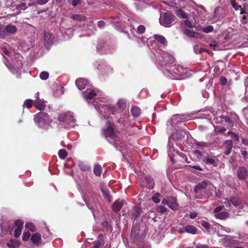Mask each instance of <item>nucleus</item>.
Here are the masks:
<instances>
[{"mask_svg":"<svg viewBox=\"0 0 248 248\" xmlns=\"http://www.w3.org/2000/svg\"><path fill=\"white\" fill-rule=\"evenodd\" d=\"M103 133L107 140L110 143L116 140V136L114 134V124L108 121L106 124L103 129Z\"/></svg>","mask_w":248,"mask_h":248,"instance_id":"6e6552de","label":"nucleus"},{"mask_svg":"<svg viewBox=\"0 0 248 248\" xmlns=\"http://www.w3.org/2000/svg\"><path fill=\"white\" fill-rule=\"evenodd\" d=\"M101 190L105 198L107 199L108 201H110V197L108 192L106 188L102 187Z\"/></svg>","mask_w":248,"mask_h":248,"instance_id":"58836bf2","label":"nucleus"},{"mask_svg":"<svg viewBox=\"0 0 248 248\" xmlns=\"http://www.w3.org/2000/svg\"><path fill=\"white\" fill-rule=\"evenodd\" d=\"M155 55L156 64L160 66L164 74L169 78L181 79L190 76L188 69L181 65H176L174 57L168 53L160 49L156 51Z\"/></svg>","mask_w":248,"mask_h":248,"instance_id":"f257e3e1","label":"nucleus"},{"mask_svg":"<svg viewBox=\"0 0 248 248\" xmlns=\"http://www.w3.org/2000/svg\"><path fill=\"white\" fill-rule=\"evenodd\" d=\"M173 21L174 16L169 12L162 14L159 19L160 24L165 27H170Z\"/></svg>","mask_w":248,"mask_h":248,"instance_id":"9d476101","label":"nucleus"},{"mask_svg":"<svg viewBox=\"0 0 248 248\" xmlns=\"http://www.w3.org/2000/svg\"><path fill=\"white\" fill-rule=\"evenodd\" d=\"M219 82L221 85H224L227 83L228 80L225 77L221 76L219 78Z\"/></svg>","mask_w":248,"mask_h":248,"instance_id":"de8ad7c7","label":"nucleus"},{"mask_svg":"<svg viewBox=\"0 0 248 248\" xmlns=\"http://www.w3.org/2000/svg\"><path fill=\"white\" fill-rule=\"evenodd\" d=\"M124 202L123 201H117L115 202L112 205V209L113 211L115 212L119 211L123 207Z\"/></svg>","mask_w":248,"mask_h":248,"instance_id":"b1692460","label":"nucleus"},{"mask_svg":"<svg viewBox=\"0 0 248 248\" xmlns=\"http://www.w3.org/2000/svg\"><path fill=\"white\" fill-rule=\"evenodd\" d=\"M197 248H208V246L207 245H203L199 244L196 246Z\"/></svg>","mask_w":248,"mask_h":248,"instance_id":"774afa93","label":"nucleus"},{"mask_svg":"<svg viewBox=\"0 0 248 248\" xmlns=\"http://www.w3.org/2000/svg\"><path fill=\"white\" fill-rule=\"evenodd\" d=\"M160 194L157 193L154 195L152 197V200L155 203H159L160 201Z\"/></svg>","mask_w":248,"mask_h":248,"instance_id":"c03bdc74","label":"nucleus"},{"mask_svg":"<svg viewBox=\"0 0 248 248\" xmlns=\"http://www.w3.org/2000/svg\"><path fill=\"white\" fill-rule=\"evenodd\" d=\"M49 0H36V3L40 5H44Z\"/></svg>","mask_w":248,"mask_h":248,"instance_id":"e2e57ef3","label":"nucleus"},{"mask_svg":"<svg viewBox=\"0 0 248 248\" xmlns=\"http://www.w3.org/2000/svg\"><path fill=\"white\" fill-rule=\"evenodd\" d=\"M107 47L108 46H106L104 43L100 42L97 45L96 50L98 53L103 54L111 53V52L107 50Z\"/></svg>","mask_w":248,"mask_h":248,"instance_id":"6ab92c4d","label":"nucleus"},{"mask_svg":"<svg viewBox=\"0 0 248 248\" xmlns=\"http://www.w3.org/2000/svg\"><path fill=\"white\" fill-rule=\"evenodd\" d=\"M213 27L212 26H208L203 29V31L205 33H209L213 31Z\"/></svg>","mask_w":248,"mask_h":248,"instance_id":"864d4df0","label":"nucleus"},{"mask_svg":"<svg viewBox=\"0 0 248 248\" xmlns=\"http://www.w3.org/2000/svg\"><path fill=\"white\" fill-rule=\"evenodd\" d=\"M32 100L31 99H27L25 101L23 106V107H26L29 108L32 106Z\"/></svg>","mask_w":248,"mask_h":248,"instance_id":"4c0bfd02","label":"nucleus"},{"mask_svg":"<svg viewBox=\"0 0 248 248\" xmlns=\"http://www.w3.org/2000/svg\"><path fill=\"white\" fill-rule=\"evenodd\" d=\"M31 237V233L29 232H25L23 233L22 235V240L24 241H28Z\"/></svg>","mask_w":248,"mask_h":248,"instance_id":"37998d69","label":"nucleus"},{"mask_svg":"<svg viewBox=\"0 0 248 248\" xmlns=\"http://www.w3.org/2000/svg\"><path fill=\"white\" fill-rule=\"evenodd\" d=\"M131 113L134 117H137L140 113V109L137 107H133L131 109Z\"/></svg>","mask_w":248,"mask_h":248,"instance_id":"cd10ccee","label":"nucleus"},{"mask_svg":"<svg viewBox=\"0 0 248 248\" xmlns=\"http://www.w3.org/2000/svg\"><path fill=\"white\" fill-rule=\"evenodd\" d=\"M216 187L208 181H202L198 183L194 188L196 197L198 199L202 198L201 194L208 197L210 195H212L213 192H216Z\"/></svg>","mask_w":248,"mask_h":248,"instance_id":"20e7f679","label":"nucleus"},{"mask_svg":"<svg viewBox=\"0 0 248 248\" xmlns=\"http://www.w3.org/2000/svg\"><path fill=\"white\" fill-rule=\"evenodd\" d=\"M210 46L213 48V49L214 50H218V45L217 43L216 42H213L210 44Z\"/></svg>","mask_w":248,"mask_h":248,"instance_id":"4d7b16f0","label":"nucleus"},{"mask_svg":"<svg viewBox=\"0 0 248 248\" xmlns=\"http://www.w3.org/2000/svg\"><path fill=\"white\" fill-rule=\"evenodd\" d=\"M72 18L75 20L82 21H84L86 19V17L84 16L76 14L73 15Z\"/></svg>","mask_w":248,"mask_h":248,"instance_id":"72a5a7b5","label":"nucleus"},{"mask_svg":"<svg viewBox=\"0 0 248 248\" xmlns=\"http://www.w3.org/2000/svg\"><path fill=\"white\" fill-rule=\"evenodd\" d=\"M17 29L15 25L9 24L6 26H0V38H5L14 34Z\"/></svg>","mask_w":248,"mask_h":248,"instance_id":"1a4fd4ad","label":"nucleus"},{"mask_svg":"<svg viewBox=\"0 0 248 248\" xmlns=\"http://www.w3.org/2000/svg\"><path fill=\"white\" fill-rule=\"evenodd\" d=\"M205 162L207 164L214 165L216 161L213 158L207 157L205 158Z\"/></svg>","mask_w":248,"mask_h":248,"instance_id":"49530a36","label":"nucleus"},{"mask_svg":"<svg viewBox=\"0 0 248 248\" xmlns=\"http://www.w3.org/2000/svg\"><path fill=\"white\" fill-rule=\"evenodd\" d=\"M227 135L231 136L233 140H236L237 141L239 140V137L237 134L234 133L232 131H229L227 133Z\"/></svg>","mask_w":248,"mask_h":248,"instance_id":"79ce46f5","label":"nucleus"},{"mask_svg":"<svg viewBox=\"0 0 248 248\" xmlns=\"http://www.w3.org/2000/svg\"><path fill=\"white\" fill-rule=\"evenodd\" d=\"M129 117L130 116L128 114L124 113L118 119V122L124 125L128 124L129 122Z\"/></svg>","mask_w":248,"mask_h":248,"instance_id":"5701e85b","label":"nucleus"},{"mask_svg":"<svg viewBox=\"0 0 248 248\" xmlns=\"http://www.w3.org/2000/svg\"><path fill=\"white\" fill-rule=\"evenodd\" d=\"M27 8L26 4L25 3H22L17 5L16 6V9L17 10H25Z\"/></svg>","mask_w":248,"mask_h":248,"instance_id":"09e8293b","label":"nucleus"},{"mask_svg":"<svg viewBox=\"0 0 248 248\" xmlns=\"http://www.w3.org/2000/svg\"><path fill=\"white\" fill-rule=\"evenodd\" d=\"M162 202L164 204H167L170 208L173 210H176L178 207L177 199L174 197H170L166 199H163Z\"/></svg>","mask_w":248,"mask_h":248,"instance_id":"9b49d317","label":"nucleus"},{"mask_svg":"<svg viewBox=\"0 0 248 248\" xmlns=\"http://www.w3.org/2000/svg\"><path fill=\"white\" fill-rule=\"evenodd\" d=\"M32 243L35 246H38L42 243L41 235L38 232H35L31 237Z\"/></svg>","mask_w":248,"mask_h":248,"instance_id":"f3484780","label":"nucleus"},{"mask_svg":"<svg viewBox=\"0 0 248 248\" xmlns=\"http://www.w3.org/2000/svg\"><path fill=\"white\" fill-rule=\"evenodd\" d=\"M178 231L180 233L187 232L194 234L197 233V229L193 225H188L185 227L180 228L178 229Z\"/></svg>","mask_w":248,"mask_h":248,"instance_id":"dca6fc26","label":"nucleus"},{"mask_svg":"<svg viewBox=\"0 0 248 248\" xmlns=\"http://www.w3.org/2000/svg\"><path fill=\"white\" fill-rule=\"evenodd\" d=\"M145 31V27L143 25H140L137 28V31L139 33H142Z\"/></svg>","mask_w":248,"mask_h":248,"instance_id":"6e6d98bb","label":"nucleus"},{"mask_svg":"<svg viewBox=\"0 0 248 248\" xmlns=\"http://www.w3.org/2000/svg\"><path fill=\"white\" fill-rule=\"evenodd\" d=\"M59 121L62 123V124L66 128H71L76 125V119L74 117L73 113L71 112H67L60 114L58 117Z\"/></svg>","mask_w":248,"mask_h":248,"instance_id":"0eeeda50","label":"nucleus"},{"mask_svg":"<svg viewBox=\"0 0 248 248\" xmlns=\"http://www.w3.org/2000/svg\"><path fill=\"white\" fill-rule=\"evenodd\" d=\"M106 100V98L104 97H96L93 102L95 108L99 112L100 117L108 118L110 113L112 115H117L121 113V111L114 105L110 104L105 105L102 104Z\"/></svg>","mask_w":248,"mask_h":248,"instance_id":"f03ea898","label":"nucleus"},{"mask_svg":"<svg viewBox=\"0 0 248 248\" xmlns=\"http://www.w3.org/2000/svg\"><path fill=\"white\" fill-rule=\"evenodd\" d=\"M25 228L31 232H35L36 231V227L32 223H26Z\"/></svg>","mask_w":248,"mask_h":248,"instance_id":"c9c22d12","label":"nucleus"},{"mask_svg":"<svg viewBox=\"0 0 248 248\" xmlns=\"http://www.w3.org/2000/svg\"><path fill=\"white\" fill-rule=\"evenodd\" d=\"M182 24L188 27H191L192 26L191 23L188 20H184L182 23Z\"/></svg>","mask_w":248,"mask_h":248,"instance_id":"680f3d73","label":"nucleus"},{"mask_svg":"<svg viewBox=\"0 0 248 248\" xmlns=\"http://www.w3.org/2000/svg\"><path fill=\"white\" fill-rule=\"evenodd\" d=\"M201 224L202 227H203L204 228H205L206 229H208L210 228L209 223L206 221H202L201 222Z\"/></svg>","mask_w":248,"mask_h":248,"instance_id":"13d9d810","label":"nucleus"},{"mask_svg":"<svg viewBox=\"0 0 248 248\" xmlns=\"http://www.w3.org/2000/svg\"><path fill=\"white\" fill-rule=\"evenodd\" d=\"M118 108L121 111L124 110L126 108V102L123 99H120L118 101Z\"/></svg>","mask_w":248,"mask_h":248,"instance_id":"c756f323","label":"nucleus"},{"mask_svg":"<svg viewBox=\"0 0 248 248\" xmlns=\"http://www.w3.org/2000/svg\"><path fill=\"white\" fill-rule=\"evenodd\" d=\"M248 175V171L246 168L242 167L239 168L237 171V176L241 180L245 179Z\"/></svg>","mask_w":248,"mask_h":248,"instance_id":"aec40b11","label":"nucleus"},{"mask_svg":"<svg viewBox=\"0 0 248 248\" xmlns=\"http://www.w3.org/2000/svg\"><path fill=\"white\" fill-rule=\"evenodd\" d=\"M1 53H3L4 55L8 56L9 54V51L4 47L1 48Z\"/></svg>","mask_w":248,"mask_h":248,"instance_id":"338daca9","label":"nucleus"},{"mask_svg":"<svg viewBox=\"0 0 248 248\" xmlns=\"http://www.w3.org/2000/svg\"><path fill=\"white\" fill-rule=\"evenodd\" d=\"M186 135H187V132L185 130H176L173 132L170 137L168 144V153L170 160L174 162V156L176 154H178L177 149L174 147V144L172 142L173 140H178L184 138Z\"/></svg>","mask_w":248,"mask_h":248,"instance_id":"39448f33","label":"nucleus"},{"mask_svg":"<svg viewBox=\"0 0 248 248\" xmlns=\"http://www.w3.org/2000/svg\"><path fill=\"white\" fill-rule=\"evenodd\" d=\"M34 107L38 110H44L46 107L45 101L40 99H37L34 103Z\"/></svg>","mask_w":248,"mask_h":248,"instance_id":"412c9836","label":"nucleus"},{"mask_svg":"<svg viewBox=\"0 0 248 248\" xmlns=\"http://www.w3.org/2000/svg\"><path fill=\"white\" fill-rule=\"evenodd\" d=\"M223 206H219L216 207L214 210L215 214L220 213V211H221L223 209Z\"/></svg>","mask_w":248,"mask_h":248,"instance_id":"0e129e2a","label":"nucleus"},{"mask_svg":"<svg viewBox=\"0 0 248 248\" xmlns=\"http://www.w3.org/2000/svg\"><path fill=\"white\" fill-rule=\"evenodd\" d=\"M71 4L73 6H77L78 4L80 3V0H70Z\"/></svg>","mask_w":248,"mask_h":248,"instance_id":"69168bd1","label":"nucleus"},{"mask_svg":"<svg viewBox=\"0 0 248 248\" xmlns=\"http://www.w3.org/2000/svg\"><path fill=\"white\" fill-rule=\"evenodd\" d=\"M215 130L216 132H218L221 133L225 132L226 131V128L222 127L221 128H216Z\"/></svg>","mask_w":248,"mask_h":248,"instance_id":"052dcab7","label":"nucleus"},{"mask_svg":"<svg viewBox=\"0 0 248 248\" xmlns=\"http://www.w3.org/2000/svg\"><path fill=\"white\" fill-rule=\"evenodd\" d=\"M184 32L186 35L191 37H196L197 34V33L189 30H185Z\"/></svg>","mask_w":248,"mask_h":248,"instance_id":"f704fd0d","label":"nucleus"},{"mask_svg":"<svg viewBox=\"0 0 248 248\" xmlns=\"http://www.w3.org/2000/svg\"><path fill=\"white\" fill-rule=\"evenodd\" d=\"M20 244V242L15 239H12L6 243V245L9 248H18Z\"/></svg>","mask_w":248,"mask_h":248,"instance_id":"4be33fe9","label":"nucleus"},{"mask_svg":"<svg viewBox=\"0 0 248 248\" xmlns=\"http://www.w3.org/2000/svg\"><path fill=\"white\" fill-rule=\"evenodd\" d=\"M49 77V74L46 71L42 72L40 74V78L42 80H46Z\"/></svg>","mask_w":248,"mask_h":248,"instance_id":"a19ab883","label":"nucleus"},{"mask_svg":"<svg viewBox=\"0 0 248 248\" xmlns=\"http://www.w3.org/2000/svg\"><path fill=\"white\" fill-rule=\"evenodd\" d=\"M230 3L232 7L236 10H238L239 9L241 10V12H245L244 9H243L240 5H239L235 0H231Z\"/></svg>","mask_w":248,"mask_h":248,"instance_id":"7c9ffc66","label":"nucleus"},{"mask_svg":"<svg viewBox=\"0 0 248 248\" xmlns=\"http://www.w3.org/2000/svg\"><path fill=\"white\" fill-rule=\"evenodd\" d=\"M15 224L16 227L22 228L23 225V221L21 220L18 219L15 222Z\"/></svg>","mask_w":248,"mask_h":248,"instance_id":"3c124183","label":"nucleus"},{"mask_svg":"<svg viewBox=\"0 0 248 248\" xmlns=\"http://www.w3.org/2000/svg\"><path fill=\"white\" fill-rule=\"evenodd\" d=\"M22 228L16 227L14 230V236L16 237H18L20 236L21 233Z\"/></svg>","mask_w":248,"mask_h":248,"instance_id":"a18cd8bd","label":"nucleus"},{"mask_svg":"<svg viewBox=\"0 0 248 248\" xmlns=\"http://www.w3.org/2000/svg\"><path fill=\"white\" fill-rule=\"evenodd\" d=\"M99 67L98 69L100 70L102 73H109L112 71V69L108 65H102L101 66L99 64Z\"/></svg>","mask_w":248,"mask_h":248,"instance_id":"bb28decb","label":"nucleus"},{"mask_svg":"<svg viewBox=\"0 0 248 248\" xmlns=\"http://www.w3.org/2000/svg\"><path fill=\"white\" fill-rule=\"evenodd\" d=\"M78 166L80 170L82 171H87L90 170V168L88 166L85 165L83 163H80Z\"/></svg>","mask_w":248,"mask_h":248,"instance_id":"603ef678","label":"nucleus"},{"mask_svg":"<svg viewBox=\"0 0 248 248\" xmlns=\"http://www.w3.org/2000/svg\"><path fill=\"white\" fill-rule=\"evenodd\" d=\"M154 38L157 41H158L161 44L164 46L167 45V42L166 41V39L163 36L158 34H155L154 35Z\"/></svg>","mask_w":248,"mask_h":248,"instance_id":"393cba45","label":"nucleus"},{"mask_svg":"<svg viewBox=\"0 0 248 248\" xmlns=\"http://www.w3.org/2000/svg\"><path fill=\"white\" fill-rule=\"evenodd\" d=\"M156 210L159 213H163L167 211V208L163 205H160L157 208Z\"/></svg>","mask_w":248,"mask_h":248,"instance_id":"8fccbe9b","label":"nucleus"},{"mask_svg":"<svg viewBox=\"0 0 248 248\" xmlns=\"http://www.w3.org/2000/svg\"><path fill=\"white\" fill-rule=\"evenodd\" d=\"M98 27L100 29H103L105 26V23L104 21H99L97 22Z\"/></svg>","mask_w":248,"mask_h":248,"instance_id":"bf43d9fd","label":"nucleus"},{"mask_svg":"<svg viewBox=\"0 0 248 248\" xmlns=\"http://www.w3.org/2000/svg\"><path fill=\"white\" fill-rule=\"evenodd\" d=\"M93 172L96 176H100L102 173V167L100 165H96L93 168Z\"/></svg>","mask_w":248,"mask_h":248,"instance_id":"2f4dec72","label":"nucleus"},{"mask_svg":"<svg viewBox=\"0 0 248 248\" xmlns=\"http://www.w3.org/2000/svg\"><path fill=\"white\" fill-rule=\"evenodd\" d=\"M58 154L59 157L62 159H64L67 155V152L64 149L60 150Z\"/></svg>","mask_w":248,"mask_h":248,"instance_id":"e433bc0d","label":"nucleus"},{"mask_svg":"<svg viewBox=\"0 0 248 248\" xmlns=\"http://www.w3.org/2000/svg\"><path fill=\"white\" fill-rule=\"evenodd\" d=\"M112 20L111 23L117 28H124L125 26L126 21L124 20L123 18H120L119 16H112L111 17Z\"/></svg>","mask_w":248,"mask_h":248,"instance_id":"4468645a","label":"nucleus"},{"mask_svg":"<svg viewBox=\"0 0 248 248\" xmlns=\"http://www.w3.org/2000/svg\"><path fill=\"white\" fill-rule=\"evenodd\" d=\"M223 202L226 206H230L231 204H232L235 207H241L242 204L241 201L235 197H232L230 200L225 198L224 199Z\"/></svg>","mask_w":248,"mask_h":248,"instance_id":"2eb2a0df","label":"nucleus"},{"mask_svg":"<svg viewBox=\"0 0 248 248\" xmlns=\"http://www.w3.org/2000/svg\"><path fill=\"white\" fill-rule=\"evenodd\" d=\"M220 242L225 247L232 248L233 246L236 244V240L234 237L227 235L225 238L221 239Z\"/></svg>","mask_w":248,"mask_h":248,"instance_id":"f8f14e48","label":"nucleus"},{"mask_svg":"<svg viewBox=\"0 0 248 248\" xmlns=\"http://www.w3.org/2000/svg\"><path fill=\"white\" fill-rule=\"evenodd\" d=\"M75 83L77 88L82 91L83 97L86 100H91L97 95L96 91L86 79L81 78L78 79Z\"/></svg>","mask_w":248,"mask_h":248,"instance_id":"7ed1b4c3","label":"nucleus"},{"mask_svg":"<svg viewBox=\"0 0 248 248\" xmlns=\"http://www.w3.org/2000/svg\"><path fill=\"white\" fill-rule=\"evenodd\" d=\"M245 13V12H241V17L242 18V19H241V22L242 23H243L244 24H245V23H246L247 22V18H246V15L244 14Z\"/></svg>","mask_w":248,"mask_h":248,"instance_id":"5fc2aeb1","label":"nucleus"},{"mask_svg":"<svg viewBox=\"0 0 248 248\" xmlns=\"http://www.w3.org/2000/svg\"><path fill=\"white\" fill-rule=\"evenodd\" d=\"M215 217L217 218L224 219L228 217V214L226 212H221L215 214Z\"/></svg>","mask_w":248,"mask_h":248,"instance_id":"c85d7f7f","label":"nucleus"},{"mask_svg":"<svg viewBox=\"0 0 248 248\" xmlns=\"http://www.w3.org/2000/svg\"><path fill=\"white\" fill-rule=\"evenodd\" d=\"M44 44L45 46H48L53 43L52 34L47 31H45L43 36Z\"/></svg>","mask_w":248,"mask_h":248,"instance_id":"a211bd4d","label":"nucleus"},{"mask_svg":"<svg viewBox=\"0 0 248 248\" xmlns=\"http://www.w3.org/2000/svg\"><path fill=\"white\" fill-rule=\"evenodd\" d=\"M146 180L147 182L149 184V186H148L149 188H150V189L153 188L154 187V186H155V183H154V180L153 179V178L151 176H148L146 177Z\"/></svg>","mask_w":248,"mask_h":248,"instance_id":"473e14b6","label":"nucleus"},{"mask_svg":"<svg viewBox=\"0 0 248 248\" xmlns=\"http://www.w3.org/2000/svg\"><path fill=\"white\" fill-rule=\"evenodd\" d=\"M185 119L184 116L179 114L174 115L171 119L167 121V125L173 126L182 122Z\"/></svg>","mask_w":248,"mask_h":248,"instance_id":"ddd939ff","label":"nucleus"},{"mask_svg":"<svg viewBox=\"0 0 248 248\" xmlns=\"http://www.w3.org/2000/svg\"><path fill=\"white\" fill-rule=\"evenodd\" d=\"M33 120L39 128L44 130L49 128L52 122L48 114L41 111L34 115Z\"/></svg>","mask_w":248,"mask_h":248,"instance_id":"423d86ee","label":"nucleus"},{"mask_svg":"<svg viewBox=\"0 0 248 248\" xmlns=\"http://www.w3.org/2000/svg\"><path fill=\"white\" fill-rule=\"evenodd\" d=\"M225 144L226 145V150L224 153L226 155H228L231 153L232 148V141L231 140H226L225 142Z\"/></svg>","mask_w":248,"mask_h":248,"instance_id":"a878e982","label":"nucleus"},{"mask_svg":"<svg viewBox=\"0 0 248 248\" xmlns=\"http://www.w3.org/2000/svg\"><path fill=\"white\" fill-rule=\"evenodd\" d=\"M177 15L182 18H186L187 16L186 14L182 9H179L176 12Z\"/></svg>","mask_w":248,"mask_h":248,"instance_id":"ea45409f","label":"nucleus"}]
</instances>
